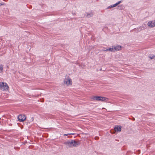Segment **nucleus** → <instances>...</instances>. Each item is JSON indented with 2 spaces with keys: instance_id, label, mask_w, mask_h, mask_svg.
<instances>
[{
  "instance_id": "nucleus-7",
  "label": "nucleus",
  "mask_w": 155,
  "mask_h": 155,
  "mask_svg": "<svg viewBox=\"0 0 155 155\" xmlns=\"http://www.w3.org/2000/svg\"><path fill=\"white\" fill-rule=\"evenodd\" d=\"M71 81L70 79H65L64 80V84H66L68 85L71 84Z\"/></svg>"
},
{
  "instance_id": "nucleus-11",
  "label": "nucleus",
  "mask_w": 155,
  "mask_h": 155,
  "mask_svg": "<svg viewBox=\"0 0 155 155\" xmlns=\"http://www.w3.org/2000/svg\"><path fill=\"white\" fill-rule=\"evenodd\" d=\"M109 51L112 52L115 51L114 46H112L111 47L109 48Z\"/></svg>"
},
{
  "instance_id": "nucleus-16",
  "label": "nucleus",
  "mask_w": 155,
  "mask_h": 155,
  "mask_svg": "<svg viewBox=\"0 0 155 155\" xmlns=\"http://www.w3.org/2000/svg\"><path fill=\"white\" fill-rule=\"evenodd\" d=\"M70 134H64V136H68V135H70Z\"/></svg>"
},
{
  "instance_id": "nucleus-9",
  "label": "nucleus",
  "mask_w": 155,
  "mask_h": 155,
  "mask_svg": "<svg viewBox=\"0 0 155 155\" xmlns=\"http://www.w3.org/2000/svg\"><path fill=\"white\" fill-rule=\"evenodd\" d=\"M114 49L115 51H118L121 48V46L119 45H117L115 46H114Z\"/></svg>"
},
{
  "instance_id": "nucleus-6",
  "label": "nucleus",
  "mask_w": 155,
  "mask_h": 155,
  "mask_svg": "<svg viewBox=\"0 0 155 155\" xmlns=\"http://www.w3.org/2000/svg\"><path fill=\"white\" fill-rule=\"evenodd\" d=\"M148 25L151 27H153L155 26V20L150 21L148 22Z\"/></svg>"
},
{
  "instance_id": "nucleus-14",
  "label": "nucleus",
  "mask_w": 155,
  "mask_h": 155,
  "mask_svg": "<svg viewBox=\"0 0 155 155\" xmlns=\"http://www.w3.org/2000/svg\"><path fill=\"white\" fill-rule=\"evenodd\" d=\"M155 57V56L154 55H153L152 56H149V57L151 59H153Z\"/></svg>"
},
{
  "instance_id": "nucleus-13",
  "label": "nucleus",
  "mask_w": 155,
  "mask_h": 155,
  "mask_svg": "<svg viewBox=\"0 0 155 155\" xmlns=\"http://www.w3.org/2000/svg\"><path fill=\"white\" fill-rule=\"evenodd\" d=\"M113 7H114V5H111L110 6H109L107 8L109 9L110 8H113Z\"/></svg>"
},
{
  "instance_id": "nucleus-2",
  "label": "nucleus",
  "mask_w": 155,
  "mask_h": 155,
  "mask_svg": "<svg viewBox=\"0 0 155 155\" xmlns=\"http://www.w3.org/2000/svg\"><path fill=\"white\" fill-rule=\"evenodd\" d=\"M0 88L2 90L5 91L8 90V86L6 83L2 82L0 84Z\"/></svg>"
},
{
  "instance_id": "nucleus-4",
  "label": "nucleus",
  "mask_w": 155,
  "mask_h": 155,
  "mask_svg": "<svg viewBox=\"0 0 155 155\" xmlns=\"http://www.w3.org/2000/svg\"><path fill=\"white\" fill-rule=\"evenodd\" d=\"M26 117L24 114L19 115L18 117V120L19 122H23L26 119Z\"/></svg>"
},
{
  "instance_id": "nucleus-19",
  "label": "nucleus",
  "mask_w": 155,
  "mask_h": 155,
  "mask_svg": "<svg viewBox=\"0 0 155 155\" xmlns=\"http://www.w3.org/2000/svg\"><path fill=\"white\" fill-rule=\"evenodd\" d=\"M4 3H0V6L2 5H4Z\"/></svg>"
},
{
  "instance_id": "nucleus-12",
  "label": "nucleus",
  "mask_w": 155,
  "mask_h": 155,
  "mask_svg": "<svg viewBox=\"0 0 155 155\" xmlns=\"http://www.w3.org/2000/svg\"><path fill=\"white\" fill-rule=\"evenodd\" d=\"M3 69V67L2 65H0V72H1Z\"/></svg>"
},
{
  "instance_id": "nucleus-3",
  "label": "nucleus",
  "mask_w": 155,
  "mask_h": 155,
  "mask_svg": "<svg viewBox=\"0 0 155 155\" xmlns=\"http://www.w3.org/2000/svg\"><path fill=\"white\" fill-rule=\"evenodd\" d=\"M64 144L69 147H73V142L72 140H70L64 142Z\"/></svg>"
},
{
  "instance_id": "nucleus-15",
  "label": "nucleus",
  "mask_w": 155,
  "mask_h": 155,
  "mask_svg": "<svg viewBox=\"0 0 155 155\" xmlns=\"http://www.w3.org/2000/svg\"><path fill=\"white\" fill-rule=\"evenodd\" d=\"M123 2V1L121 0V1H119L118 2L116 3H117V5H118L119 4L121 3V2Z\"/></svg>"
},
{
  "instance_id": "nucleus-1",
  "label": "nucleus",
  "mask_w": 155,
  "mask_h": 155,
  "mask_svg": "<svg viewBox=\"0 0 155 155\" xmlns=\"http://www.w3.org/2000/svg\"><path fill=\"white\" fill-rule=\"evenodd\" d=\"M92 99L94 100H96L97 101H106L108 99L106 97L98 96H93Z\"/></svg>"
},
{
  "instance_id": "nucleus-20",
  "label": "nucleus",
  "mask_w": 155,
  "mask_h": 155,
  "mask_svg": "<svg viewBox=\"0 0 155 155\" xmlns=\"http://www.w3.org/2000/svg\"><path fill=\"white\" fill-rule=\"evenodd\" d=\"M145 28H141V30H143V29Z\"/></svg>"
},
{
  "instance_id": "nucleus-18",
  "label": "nucleus",
  "mask_w": 155,
  "mask_h": 155,
  "mask_svg": "<svg viewBox=\"0 0 155 155\" xmlns=\"http://www.w3.org/2000/svg\"><path fill=\"white\" fill-rule=\"evenodd\" d=\"M113 5H114V7H115L116 6H117V3H116L114 4H113Z\"/></svg>"
},
{
  "instance_id": "nucleus-17",
  "label": "nucleus",
  "mask_w": 155,
  "mask_h": 155,
  "mask_svg": "<svg viewBox=\"0 0 155 155\" xmlns=\"http://www.w3.org/2000/svg\"><path fill=\"white\" fill-rule=\"evenodd\" d=\"M104 51H109V48H106V49H105L104 50Z\"/></svg>"
},
{
  "instance_id": "nucleus-5",
  "label": "nucleus",
  "mask_w": 155,
  "mask_h": 155,
  "mask_svg": "<svg viewBox=\"0 0 155 155\" xmlns=\"http://www.w3.org/2000/svg\"><path fill=\"white\" fill-rule=\"evenodd\" d=\"M73 147H76L78 145L80 144V142L78 141L73 140Z\"/></svg>"
},
{
  "instance_id": "nucleus-8",
  "label": "nucleus",
  "mask_w": 155,
  "mask_h": 155,
  "mask_svg": "<svg viewBox=\"0 0 155 155\" xmlns=\"http://www.w3.org/2000/svg\"><path fill=\"white\" fill-rule=\"evenodd\" d=\"M114 129L116 131H117L120 132L121 130V126H116L114 128Z\"/></svg>"
},
{
  "instance_id": "nucleus-10",
  "label": "nucleus",
  "mask_w": 155,
  "mask_h": 155,
  "mask_svg": "<svg viewBox=\"0 0 155 155\" xmlns=\"http://www.w3.org/2000/svg\"><path fill=\"white\" fill-rule=\"evenodd\" d=\"M86 17L87 18H90L93 15V13L92 12H87L86 13Z\"/></svg>"
}]
</instances>
